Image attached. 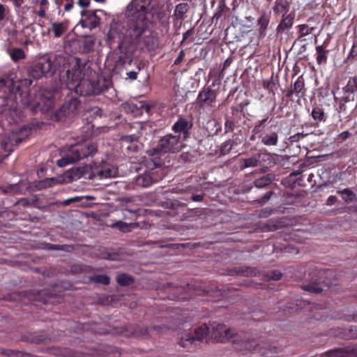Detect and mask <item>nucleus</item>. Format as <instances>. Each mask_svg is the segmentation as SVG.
Returning <instances> with one entry per match:
<instances>
[{
  "label": "nucleus",
  "mask_w": 357,
  "mask_h": 357,
  "mask_svg": "<svg viewBox=\"0 0 357 357\" xmlns=\"http://www.w3.org/2000/svg\"><path fill=\"white\" fill-rule=\"evenodd\" d=\"M259 348L258 347H256L254 348V350L255 351H259Z\"/></svg>",
  "instance_id": "0e129e2a"
},
{
  "label": "nucleus",
  "mask_w": 357,
  "mask_h": 357,
  "mask_svg": "<svg viewBox=\"0 0 357 357\" xmlns=\"http://www.w3.org/2000/svg\"><path fill=\"white\" fill-rule=\"evenodd\" d=\"M246 20L249 22H252L253 21V18L252 17H250V16L246 17Z\"/></svg>",
  "instance_id": "4d7b16f0"
},
{
  "label": "nucleus",
  "mask_w": 357,
  "mask_h": 357,
  "mask_svg": "<svg viewBox=\"0 0 357 357\" xmlns=\"http://www.w3.org/2000/svg\"><path fill=\"white\" fill-rule=\"evenodd\" d=\"M71 174L74 178H79L84 174V172L81 171V169L78 168L76 170H73L71 172Z\"/></svg>",
  "instance_id": "e433bc0d"
},
{
  "label": "nucleus",
  "mask_w": 357,
  "mask_h": 357,
  "mask_svg": "<svg viewBox=\"0 0 357 357\" xmlns=\"http://www.w3.org/2000/svg\"><path fill=\"white\" fill-rule=\"evenodd\" d=\"M231 146H232V145H231V141L225 142L222 144L221 152L223 154L228 153L230 151V150L231 149Z\"/></svg>",
  "instance_id": "c9c22d12"
},
{
  "label": "nucleus",
  "mask_w": 357,
  "mask_h": 357,
  "mask_svg": "<svg viewBox=\"0 0 357 357\" xmlns=\"http://www.w3.org/2000/svg\"><path fill=\"white\" fill-rule=\"evenodd\" d=\"M337 198L335 196H330L327 199L328 204H333L336 202Z\"/></svg>",
  "instance_id": "49530a36"
},
{
  "label": "nucleus",
  "mask_w": 357,
  "mask_h": 357,
  "mask_svg": "<svg viewBox=\"0 0 357 357\" xmlns=\"http://www.w3.org/2000/svg\"><path fill=\"white\" fill-rule=\"evenodd\" d=\"M15 8H20L24 3V0H10Z\"/></svg>",
  "instance_id": "79ce46f5"
},
{
  "label": "nucleus",
  "mask_w": 357,
  "mask_h": 357,
  "mask_svg": "<svg viewBox=\"0 0 357 357\" xmlns=\"http://www.w3.org/2000/svg\"><path fill=\"white\" fill-rule=\"evenodd\" d=\"M269 21L270 15L266 12L261 13L260 17L257 20L259 32L261 36H265Z\"/></svg>",
  "instance_id": "f3484780"
},
{
  "label": "nucleus",
  "mask_w": 357,
  "mask_h": 357,
  "mask_svg": "<svg viewBox=\"0 0 357 357\" xmlns=\"http://www.w3.org/2000/svg\"><path fill=\"white\" fill-rule=\"evenodd\" d=\"M115 227H116L119 230L127 232L130 231V225L126 222L119 221L115 224Z\"/></svg>",
  "instance_id": "f704fd0d"
},
{
  "label": "nucleus",
  "mask_w": 357,
  "mask_h": 357,
  "mask_svg": "<svg viewBox=\"0 0 357 357\" xmlns=\"http://www.w3.org/2000/svg\"><path fill=\"white\" fill-rule=\"evenodd\" d=\"M184 56V53L183 51H181L178 55V56L176 59L174 63L178 64L181 62V61L183 59V57Z\"/></svg>",
  "instance_id": "a18cd8bd"
},
{
  "label": "nucleus",
  "mask_w": 357,
  "mask_h": 357,
  "mask_svg": "<svg viewBox=\"0 0 357 357\" xmlns=\"http://www.w3.org/2000/svg\"><path fill=\"white\" fill-rule=\"evenodd\" d=\"M118 174V169L114 165H107L103 169L98 172L97 176L100 178H107L116 177Z\"/></svg>",
  "instance_id": "2eb2a0df"
},
{
  "label": "nucleus",
  "mask_w": 357,
  "mask_h": 357,
  "mask_svg": "<svg viewBox=\"0 0 357 357\" xmlns=\"http://www.w3.org/2000/svg\"><path fill=\"white\" fill-rule=\"evenodd\" d=\"M188 6L187 3H179L176 6V8L174 10V15L178 18L181 19L183 17L184 14L188 11Z\"/></svg>",
  "instance_id": "a878e982"
},
{
  "label": "nucleus",
  "mask_w": 357,
  "mask_h": 357,
  "mask_svg": "<svg viewBox=\"0 0 357 357\" xmlns=\"http://www.w3.org/2000/svg\"><path fill=\"white\" fill-rule=\"evenodd\" d=\"M98 23H99V20L95 19L94 22L92 24V26L96 27L98 24Z\"/></svg>",
  "instance_id": "864d4df0"
},
{
  "label": "nucleus",
  "mask_w": 357,
  "mask_h": 357,
  "mask_svg": "<svg viewBox=\"0 0 357 357\" xmlns=\"http://www.w3.org/2000/svg\"><path fill=\"white\" fill-rule=\"evenodd\" d=\"M91 281L96 283L108 284L109 283V278L106 275H94L91 277Z\"/></svg>",
  "instance_id": "cd10ccee"
},
{
  "label": "nucleus",
  "mask_w": 357,
  "mask_h": 357,
  "mask_svg": "<svg viewBox=\"0 0 357 357\" xmlns=\"http://www.w3.org/2000/svg\"><path fill=\"white\" fill-rule=\"evenodd\" d=\"M96 151V146L89 142L72 145L67 155L57 160V165L62 167L73 164L82 158L93 155Z\"/></svg>",
  "instance_id": "7ed1b4c3"
},
{
  "label": "nucleus",
  "mask_w": 357,
  "mask_h": 357,
  "mask_svg": "<svg viewBox=\"0 0 357 357\" xmlns=\"http://www.w3.org/2000/svg\"><path fill=\"white\" fill-rule=\"evenodd\" d=\"M66 85L69 90H73L76 85L78 84L81 79L86 75V66H82L80 59H76L71 63L70 69L66 73Z\"/></svg>",
  "instance_id": "423d86ee"
},
{
  "label": "nucleus",
  "mask_w": 357,
  "mask_h": 357,
  "mask_svg": "<svg viewBox=\"0 0 357 357\" xmlns=\"http://www.w3.org/2000/svg\"><path fill=\"white\" fill-rule=\"evenodd\" d=\"M6 7L3 5H0V22L5 17Z\"/></svg>",
  "instance_id": "a19ab883"
},
{
  "label": "nucleus",
  "mask_w": 357,
  "mask_h": 357,
  "mask_svg": "<svg viewBox=\"0 0 357 357\" xmlns=\"http://www.w3.org/2000/svg\"><path fill=\"white\" fill-rule=\"evenodd\" d=\"M11 59L14 61H19L25 58V53L23 50L18 48L15 49L10 54Z\"/></svg>",
  "instance_id": "7c9ffc66"
},
{
  "label": "nucleus",
  "mask_w": 357,
  "mask_h": 357,
  "mask_svg": "<svg viewBox=\"0 0 357 357\" xmlns=\"http://www.w3.org/2000/svg\"><path fill=\"white\" fill-rule=\"evenodd\" d=\"M216 98V93L209 88L203 89L199 93L197 100L201 106H212Z\"/></svg>",
  "instance_id": "f8f14e48"
},
{
  "label": "nucleus",
  "mask_w": 357,
  "mask_h": 357,
  "mask_svg": "<svg viewBox=\"0 0 357 357\" xmlns=\"http://www.w3.org/2000/svg\"><path fill=\"white\" fill-rule=\"evenodd\" d=\"M50 181L52 183H54L56 180L54 178H51Z\"/></svg>",
  "instance_id": "69168bd1"
},
{
  "label": "nucleus",
  "mask_w": 357,
  "mask_h": 357,
  "mask_svg": "<svg viewBox=\"0 0 357 357\" xmlns=\"http://www.w3.org/2000/svg\"><path fill=\"white\" fill-rule=\"evenodd\" d=\"M340 194L342 198L347 202H352L356 200V195L349 189L337 191Z\"/></svg>",
  "instance_id": "b1692460"
},
{
  "label": "nucleus",
  "mask_w": 357,
  "mask_h": 357,
  "mask_svg": "<svg viewBox=\"0 0 357 357\" xmlns=\"http://www.w3.org/2000/svg\"><path fill=\"white\" fill-rule=\"evenodd\" d=\"M220 13H215V14H214V15H213V19H214V18H217V19H218V17H220Z\"/></svg>",
  "instance_id": "13d9d810"
},
{
  "label": "nucleus",
  "mask_w": 357,
  "mask_h": 357,
  "mask_svg": "<svg viewBox=\"0 0 357 357\" xmlns=\"http://www.w3.org/2000/svg\"><path fill=\"white\" fill-rule=\"evenodd\" d=\"M348 136H349V132H347V131H344L339 135V137L342 139H347L348 137Z\"/></svg>",
  "instance_id": "09e8293b"
},
{
  "label": "nucleus",
  "mask_w": 357,
  "mask_h": 357,
  "mask_svg": "<svg viewBox=\"0 0 357 357\" xmlns=\"http://www.w3.org/2000/svg\"><path fill=\"white\" fill-rule=\"evenodd\" d=\"M199 197H200L199 196H196V197H194V200H195V201H198V200H199V199H200V198H199Z\"/></svg>",
  "instance_id": "052dcab7"
},
{
  "label": "nucleus",
  "mask_w": 357,
  "mask_h": 357,
  "mask_svg": "<svg viewBox=\"0 0 357 357\" xmlns=\"http://www.w3.org/2000/svg\"><path fill=\"white\" fill-rule=\"evenodd\" d=\"M312 116L317 121H321L324 119V112L322 108L317 107L312 109Z\"/></svg>",
  "instance_id": "c85d7f7f"
},
{
  "label": "nucleus",
  "mask_w": 357,
  "mask_h": 357,
  "mask_svg": "<svg viewBox=\"0 0 357 357\" xmlns=\"http://www.w3.org/2000/svg\"><path fill=\"white\" fill-rule=\"evenodd\" d=\"M38 15L40 17H45L46 16V8H40L38 11Z\"/></svg>",
  "instance_id": "37998d69"
},
{
  "label": "nucleus",
  "mask_w": 357,
  "mask_h": 357,
  "mask_svg": "<svg viewBox=\"0 0 357 357\" xmlns=\"http://www.w3.org/2000/svg\"><path fill=\"white\" fill-rule=\"evenodd\" d=\"M291 138L293 139V141L296 140V139H298L300 138V135H294L291 137Z\"/></svg>",
  "instance_id": "6e6d98bb"
},
{
  "label": "nucleus",
  "mask_w": 357,
  "mask_h": 357,
  "mask_svg": "<svg viewBox=\"0 0 357 357\" xmlns=\"http://www.w3.org/2000/svg\"><path fill=\"white\" fill-rule=\"evenodd\" d=\"M263 354H264V355H266V356H268V357H271V356H272V355H270L268 353H264V352H263Z\"/></svg>",
  "instance_id": "680f3d73"
},
{
  "label": "nucleus",
  "mask_w": 357,
  "mask_h": 357,
  "mask_svg": "<svg viewBox=\"0 0 357 357\" xmlns=\"http://www.w3.org/2000/svg\"><path fill=\"white\" fill-rule=\"evenodd\" d=\"M289 9V4L284 0H276L273 8V12L278 15H286Z\"/></svg>",
  "instance_id": "a211bd4d"
},
{
  "label": "nucleus",
  "mask_w": 357,
  "mask_h": 357,
  "mask_svg": "<svg viewBox=\"0 0 357 357\" xmlns=\"http://www.w3.org/2000/svg\"><path fill=\"white\" fill-rule=\"evenodd\" d=\"M73 7V2L70 1L66 4L64 8H65L66 11L68 12L72 9Z\"/></svg>",
  "instance_id": "de8ad7c7"
},
{
  "label": "nucleus",
  "mask_w": 357,
  "mask_h": 357,
  "mask_svg": "<svg viewBox=\"0 0 357 357\" xmlns=\"http://www.w3.org/2000/svg\"><path fill=\"white\" fill-rule=\"evenodd\" d=\"M75 198L70 199H67V200H66V201L64 202V204H68L69 203H70V202H73V201H75Z\"/></svg>",
  "instance_id": "5fc2aeb1"
},
{
  "label": "nucleus",
  "mask_w": 357,
  "mask_h": 357,
  "mask_svg": "<svg viewBox=\"0 0 357 357\" xmlns=\"http://www.w3.org/2000/svg\"><path fill=\"white\" fill-rule=\"evenodd\" d=\"M278 137L277 133L271 132L264 135L261 138V142L266 146H274L278 143Z\"/></svg>",
  "instance_id": "412c9836"
},
{
  "label": "nucleus",
  "mask_w": 357,
  "mask_h": 357,
  "mask_svg": "<svg viewBox=\"0 0 357 357\" xmlns=\"http://www.w3.org/2000/svg\"><path fill=\"white\" fill-rule=\"evenodd\" d=\"M294 22V16L291 15H282V19L277 27V31H284L291 27Z\"/></svg>",
  "instance_id": "6ab92c4d"
},
{
  "label": "nucleus",
  "mask_w": 357,
  "mask_h": 357,
  "mask_svg": "<svg viewBox=\"0 0 357 357\" xmlns=\"http://www.w3.org/2000/svg\"><path fill=\"white\" fill-rule=\"evenodd\" d=\"M304 87V82L301 77H299L294 84V91L299 93Z\"/></svg>",
  "instance_id": "2f4dec72"
},
{
  "label": "nucleus",
  "mask_w": 357,
  "mask_h": 357,
  "mask_svg": "<svg viewBox=\"0 0 357 357\" xmlns=\"http://www.w3.org/2000/svg\"><path fill=\"white\" fill-rule=\"evenodd\" d=\"M53 63L50 59L43 58L36 62L29 70V74L33 79L51 75L53 73Z\"/></svg>",
  "instance_id": "0eeeda50"
},
{
  "label": "nucleus",
  "mask_w": 357,
  "mask_h": 357,
  "mask_svg": "<svg viewBox=\"0 0 357 357\" xmlns=\"http://www.w3.org/2000/svg\"><path fill=\"white\" fill-rule=\"evenodd\" d=\"M325 357H351V354L344 349H335L327 353Z\"/></svg>",
  "instance_id": "393cba45"
},
{
  "label": "nucleus",
  "mask_w": 357,
  "mask_h": 357,
  "mask_svg": "<svg viewBox=\"0 0 357 357\" xmlns=\"http://www.w3.org/2000/svg\"><path fill=\"white\" fill-rule=\"evenodd\" d=\"M48 3H49L48 0H40V8H46L47 6Z\"/></svg>",
  "instance_id": "8fccbe9b"
},
{
  "label": "nucleus",
  "mask_w": 357,
  "mask_h": 357,
  "mask_svg": "<svg viewBox=\"0 0 357 357\" xmlns=\"http://www.w3.org/2000/svg\"><path fill=\"white\" fill-rule=\"evenodd\" d=\"M150 2L151 0H132L126 7L128 22L126 33L121 32L118 24L112 25L108 32V43L112 45L116 43L120 52L123 54L119 56V60L122 63H125L126 60L129 63L131 61V53L127 50V45L138 39L149 26L147 10Z\"/></svg>",
  "instance_id": "f257e3e1"
},
{
  "label": "nucleus",
  "mask_w": 357,
  "mask_h": 357,
  "mask_svg": "<svg viewBox=\"0 0 357 357\" xmlns=\"http://www.w3.org/2000/svg\"><path fill=\"white\" fill-rule=\"evenodd\" d=\"M211 337L218 342H223L229 340L234 333L221 324L213 323L209 328Z\"/></svg>",
  "instance_id": "6e6552de"
},
{
  "label": "nucleus",
  "mask_w": 357,
  "mask_h": 357,
  "mask_svg": "<svg viewBox=\"0 0 357 357\" xmlns=\"http://www.w3.org/2000/svg\"><path fill=\"white\" fill-rule=\"evenodd\" d=\"M282 277V274L280 273H272V275L270 277V278L271 280H278L281 278Z\"/></svg>",
  "instance_id": "c03bdc74"
},
{
  "label": "nucleus",
  "mask_w": 357,
  "mask_h": 357,
  "mask_svg": "<svg viewBox=\"0 0 357 357\" xmlns=\"http://www.w3.org/2000/svg\"><path fill=\"white\" fill-rule=\"evenodd\" d=\"M316 52H317V62L318 64H321L322 63H325L327 59V53L324 51L323 47L321 45H319L316 47Z\"/></svg>",
  "instance_id": "5701e85b"
},
{
  "label": "nucleus",
  "mask_w": 357,
  "mask_h": 357,
  "mask_svg": "<svg viewBox=\"0 0 357 357\" xmlns=\"http://www.w3.org/2000/svg\"><path fill=\"white\" fill-rule=\"evenodd\" d=\"M96 2H100V3H102L104 2L105 0H95Z\"/></svg>",
  "instance_id": "e2e57ef3"
},
{
  "label": "nucleus",
  "mask_w": 357,
  "mask_h": 357,
  "mask_svg": "<svg viewBox=\"0 0 357 357\" xmlns=\"http://www.w3.org/2000/svg\"><path fill=\"white\" fill-rule=\"evenodd\" d=\"M298 29L299 37L306 36L312 33V32L314 30L313 27H310L307 24H301L298 26Z\"/></svg>",
  "instance_id": "c756f323"
},
{
  "label": "nucleus",
  "mask_w": 357,
  "mask_h": 357,
  "mask_svg": "<svg viewBox=\"0 0 357 357\" xmlns=\"http://www.w3.org/2000/svg\"><path fill=\"white\" fill-rule=\"evenodd\" d=\"M267 121V118H265L261 121H259L257 124L256 125V128H259L261 126H262L266 121Z\"/></svg>",
  "instance_id": "3c124183"
},
{
  "label": "nucleus",
  "mask_w": 357,
  "mask_h": 357,
  "mask_svg": "<svg viewBox=\"0 0 357 357\" xmlns=\"http://www.w3.org/2000/svg\"><path fill=\"white\" fill-rule=\"evenodd\" d=\"M208 333H209V328L206 324H204L195 330L193 335L187 334L185 337H182L181 344L183 347H186L188 342H191L192 340H202Z\"/></svg>",
  "instance_id": "9b49d317"
},
{
  "label": "nucleus",
  "mask_w": 357,
  "mask_h": 357,
  "mask_svg": "<svg viewBox=\"0 0 357 357\" xmlns=\"http://www.w3.org/2000/svg\"><path fill=\"white\" fill-rule=\"evenodd\" d=\"M133 127L139 130L137 134H132L121 137L122 147L126 150L127 153L136 152L139 149V145L136 142L140 137L146 136L148 133L151 132V128L147 123L136 122Z\"/></svg>",
  "instance_id": "39448f33"
},
{
  "label": "nucleus",
  "mask_w": 357,
  "mask_h": 357,
  "mask_svg": "<svg viewBox=\"0 0 357 357\" xmlns=\"http://www.w3.org/2000/svg\"><path fill=\"white\" fill-rule=\"evenodd\" d=\"M72 91H75L77 94L80 96H89L97 93L95 82L89 79L86 75L81 79V81Z\"/></svg>",
  "instance_id": "1a4fd4ad"
},
{
  "label": "nucleus",
  "mask_w": 357,
  "mask_h": 357,
  "mask_svg": "<svg viewBox=\"0 0 357 357\" xmlns=\"http://www.w3.org/2000/svg\"><path fill=\"white\" fill-rule=\"evenodd\" d=\"M30 130L24 128L19 132H12L8 135H0V162L7 158L13 151L14 146L21 143L29 135Z\"/></svg>",
  "instance_id": "20e7f679"
},
{
  "label": "nucleus",
  "mask_w": 357,
  "mask_h": 357,
  "mask_svg": "<svg viewBox=\"0 0 357 357\" xmlns=\"http://www.w3.org/2000/svg\"><path fill=\"white\" fill-rule=\"evenodd\" d=\"M260 155H256L248 159H243L241 162V168L254 167L259 165Z\"/></svg>",
  "instance_id": "aec40b11"
},
{
  "label": "nucleus",
  "mask_w": 357,
  "mask_h": 357,
  "mask_svg": "<svg viewBox=\"0 0 357 357\" xmlns=\"http://www.w3.org/2000/svg\"><path fill=\"white\" fill-rule=\"evenodd\" d=\"M37 108L43 112L52 108L56 94L50 90H42L38 94Z\"/></svg>",
  "instance_id": "9d476101"
},
{
  "label": "nucleus",
  "mask_w": 357,
  "mask_h": 357,
  "mask_svg": "<svg viewBox=\"0 0 357 357\" xmlns=\"http://www.w3.org/2000/svg\"><path fill=\"white\" fill-rule=\"evenodd\" d=\"M51 249L58 250V249H59V245H53L51 247Z\"/></svg>",
  "instance_id": "bf43d9fd"
},
{
  "label": "nucleus",
  "mask_w": 357,
  "mask_h": 357,
  "mask_svg": "<svg viewBox=\"0 0 357 357\" xmlns=\"http://www.w3.org/2000/svg\"><path fill=\"white\" fill-rule=\"evenodd\" d=\"M78 4L81 8H85L89 6V0H79Z\"/></svg>",
  "instance_id": "58836bf2"
},
{
  "label": "nucleus",
  "mask_w": 357,
  "mask_h": 357,
  "mask_svg": "<svg viewBox=\"0 0 357 357\" xmlns=\"http://www.w3.org/2000/svg\"><path fill=\"white\" fill-rule=\"evenodd\" d=\"M272 195L271 192H266L264 195V202L268 200L271 197V195Z\"/></svg>",
  "instance_id": "603ef678"
},
{
  "label": "nucleus",
  "mask_w": 357,
  "mask_h": 357,
  "mask_svg": "<svg viewBox=\"0 0 357 357\" xmlns=\"http://www.w3.org/2000/svg\"><path fill=\"white\" fill-rule=\"evenodd\" d=\"M303 289L314 293H319L322 291V288L319 284H310L303 286Z\"/></svg>",
  "instance_id": "72a5a7b5"
},
{
  "label": "nucleus",
  "mask_w": 357,
  "mask_h": 357,
  "mask_svg": "<svg viewBox=\"0 0 357 357\" xmlns=\"http://www.w3.org/2000/svg\"><path fill=\"white\" fill-rule=\"evenodd\" d=\"M68 29V23L66 22H52L51 26L47 29L49 33H52L54 38L61 37Z\"/></svg>",
  "instance_id": "ddd939ff"
},
{
  "label": "nucleus",
  "mask_w": 357,
  "mask_h": 357,
  "mask_svg": "<svg viewBox=\"0 0 357 357\" xmlns=\"http://www.w3.org/2000/svg\"><path fill=\"white\" fill-rule=\"evenodd\" d=\"M273 180V176L271 174H268L262 176L261 178L257 179L255 181V185L258 188H262L269 183H271Z\"/></svg>",
  "instance_id": "4be33fe9"
},
{
  "label": "nucleus",
  "mask_w": 357,
  "mask_h": 357,
  "mask_svg": "<svg viewBox=\"0 0 357 357\" xmlns=\"http://www.w3.org/2000/svg\"><path fill=\"white\" fill-rule=\"evenodd\" d=\"M191 124L185 119H179L172 126V130L175 133L186 134L191 128Z\"/></svg>",
  "instance_id": "dca6fc26"
},
{
  "label": "nucleus",
  "mask_w": 357,
  "mask_h": 357,
  "mask_svg": "<svg viewBox=\"0 0 357 357\" xmlns=\"http://www.w3.org/2000/svg\"><path fill=\"white\" fill-rule=\"evenodd\" d=\"M194 33V29L193 28H191L190 29H188L187 31H185L183 35V40H182V43H183V41H185V40H187L191 35H192Z\"/></svg>",
  "instance_id": "4c0bfd02"
},
{
  "label": "nucleus",
  "mask_w": 357,
  "mask_h": 357,
  "mask_svg": "<svg viewBox=\"0 0 357 357\" xmlns=\"http://www.w3.org/2000/svg\"><path fill=\"white\" fill-rule=\"evenodd\" d=\"M18 188L16 185L8 186L6 188H0V195L6 193H17Z\"/></svg>",
  "instance_id": "473e14b6"
},
{
  "label": "nucleus",
  "mask_w": 357,
  "mask_h": 357,
  "mask_svg": "<svg viewBox=\"0 0 357 357\" xmlns=\"http://www.w3.org/2000/svg\"><path fill=\"white\" fill-rule=\"evenodd\" d=\"M184 146L183 140L180 135L168 134L160 139L155 148L147 151L149 157L147 160L148 168L153 169L162 164V160L158 156L160 153H176L182 150Z\"/></svg>",
  "instance_id": "f03ea898"
},
{
  "label": "nucleus",
  "mask_w": 357,
  "mask_h": 357,
  "mask_svg": "<svg viewBox=\"0 0 357 357\" xmlns=\"http://www.w3.org/2000/svg\"><path fill=\"white\" fill-rule=\"evenodd\" d=\"M117 282L122 286H126L132 282V278L127 274H119L116 277Z\"/></svg>",
  "instance_id": "bb28decb"
},
{
  "label": "nucleus",
  "mask_w": 357,
  "mask_h": 357,
  "mask_svg": "<svg viewBox=\"0 0 357 357\" xmlns=\"http://www.w3.org/2000/svg\"><path fill=\"white\" fill-rule=\"evenodd\" d=\"M127 76H128V78H129L132 80H135L137 77V73L135 71H130V72L127 73Z\"/></svg>",
  "instance_id": "ea45409f"
},
{
  "label": "nucleus",
  "mask_w": 357,
  "mask_h": 357,
  "mask_svg": "<svg viewBox=\"0 0 357 357\" xmlns=\"http://www.w3.org/2000/svg\"><path fill=\"white\" fill-rule=\"evenodd\" d=\"M156 181L157 179L153 176V173L149 172L140 174L135 179V182L137 185L144 188L150 186L153 182Z\"/></svg>",
  "instance_id": "4468645a"
}]
</instances>
